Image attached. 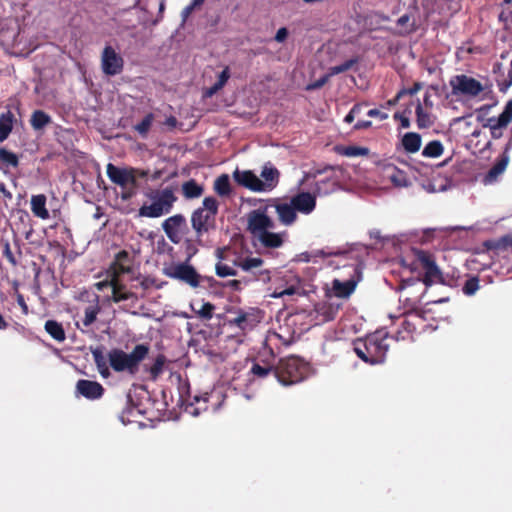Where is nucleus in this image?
I'll use <instances>...</instances> for the list:
<instances>
[{"instance_id": "obj_1", "label": "nucleus", "mask_w": 512, "mask_h": 512, "mask_svg": "<svg viewBox=\"0 0 512 512\" xmlns=\"http://www.w3.org/2000/svg\"><path fill=\"white\" fill-rule=\"evenodd\" d=\"M219 210V202L216 198L209 196L202 201V206L195 209L190 218L191 228L197 237L200 246H205L210 235L217 228L216 216Z\"/></svg>"}, {"instance_id": "obj_2", "label": "nucleus", "mask_w": 512, "mask_h": 512, "mask_svg": "<svg viewBox=\"0 0 512 512\" xmlns=\"http://www.w3.org/2000/svg\"><path fill=\"white\" fill-rule=\"evenodd\" d=\"M274 221L263 211L253 210L248 214V231L264 248H279L284 243L286 232L275 233Z\"/></svg>"}, {"instance_id": "obj_3", "label": "nucleus", "mask_w": 512, "mask_h": 512, "mask_svg": "<svg viewBox=\"0 0 512 512\" xmlns=\"http://www.w3.org/2000/svg\"><path fill=\"white\" fill-rule=\"evenodd\" d=\"M388 332L377 330L365 338H358L353 342L356 355L366 363H383L389 349Z\"/></svg>"}, {"instance_id": "obj_4", "label": "nucleus", "mask_w": 512, "mask_h": 512, "mask_svg": "<svg viewBox=\"0 0 512 512\" xmlns=\"http://www.w3.org/2000/svg\"><path fill=\"white\" fill-rule=\"evenodd\" d=\"M309 371L308 364L297 356L281 358L275 365V378L283 386H291L303 381Z\"/></svg>"}, {"instance_id": "obj_5", "label": "nucleus", "mask_w": 512, "mask_h": 512, "mask_svg": "<svg viewBox=\"0 0 512 512\" xmlns=\"http://www.w3.org/2000/svg\"><path fill=\"white\" fill-rule=\"evenodd\" d=\"M149 353V347L145 344H137L131 353L127 354L121 349H112L108 353L110 366L116 372L129 371L134 374L138 366Z\"/></svg>"}, {"instance_id": "obj_6", "label": "nucleus", "mask_w": 512, "mask_h": 512, "mask_svg": "<svg viewBox=\"0 0 512 512\" xmlns=\"http://www.w3.org/2000/svg\"><path fill=\"white\" fill-rule=\"evenodd\" d=\"M150 205H143L139 209V215L148 218H158L171 212L177 197L172 188L167 187L156 191L152 196Z\"/></svg>"}, {"instance_id": "obj_7", "label": "nucleus", "mask_w": 512, "mask_h": 512, "mask_svg": "<svg viewBox=\"0 0 512 512\" xmlns=\"http://www.w3.org/2000/svg\"><path fill=\"white\" fill-rule=\"evenodd\" d=\"M337 172H341V168L325 166L323 169H314L307 174V178L316 179L313 189L316 196L329 195L338 189L339 177Z\"/></svg>"}, {"instance_id": "obj_8", "label": "nucleus", "mask_w": 512, "mask_h": 512, "mask_svg": "<svg viewBox=\"0 0 512 512\" xmlns=\"http://www.w3.org/2000/svg\"><path fill=\"white\" fill-rule=\"evenodd\" d=\"M216 255L219 259L215 266L217 276L227 277L237 275L235 267H240L244 256L231 247L217 249Z\"/></svg>"}, {"instance_id": "obj_9", "label": "nucleus", "mask_w": 512, "mask_h": 512, "mask_svg": "<svg viewBox=\"0 0 512 512\" xmlns=\"http://www.w3.org/2000/svg\"><path fill=\"white\" fill-rule=\"evenodd\" d=\"M449 85L454 96L475 98L484 91V86L480 81L466 74L451 77Z\"/></svg>"}, {"instance_id": "obj_10", "label": "nucleus", "mask_w": 512, "mask_h": 512, "mask_svg": "<svg viewBox=\"0 0 512 512\" xmlns=\"http://www.w3.org/2000/svg\"><path fill=\"white\" fill-rule=\"evenodd\" d=\"M416 255L418 262L424 270L423 282L426 286H431L436 283L450 284L437 266L432 254L427 251L419 250Z\"/></svg>"}, {"instance_id": "obj_11", "label": "nucleus", "mask_w": 512, "mask_h": 512, "mask_svg": "<svg viewBox=\"0 0 512 512\" xmlns=\"http://www.w3.org/2000/svg\"><path fill=\"white\" fill-rule=\"evenodd\" d=\"M163 273L167 277L185 283L192 288H197L200 285V274L187 261L164 268Z\"/></svg>"}, {"instance_id": "obj_12", "label": "nucleus", "mask_w": 512, "mask_h": 512, "mask_svg": "<svg viewBox=\"0 0 512 512\" xmlns=\"http://www.w3.org/2000/svg\"><path fill=\"white\" fill-rule=\"evenodd\" d=\"M425 327V319L420 313H407L401 322V328L395 332V339L414 340V335L421 333Z\"/></svg>"}, {"instance_id": "obj_13", "label": "nucleus", "mask_w": 512, "mask_h": 512, "mask_svg": "<svg viewBox=\"0 0 512 512\" xmlns=\"http://www.w3.org/2000/svg\"><path fill=\"white\" fill-rule=\"evenodd\" d=\"M240 268L251 275V280L258 281L263 284H267L271 281L272 270L266 267L264 260L260 257H243Z\"/></svg>"}, {"instance_id": "obj_14", "label": "nucleus", "mask_w": 512, "mask_h": 512, "mask_svg": "<svg viewBox=\"0 0 512 512\" xmlns=\"http://www.w3.org/2000/svg\"><path fill=\"white\" fill-rule=\"evenodd\" d=\"M162 229L173 244H180L189 232L186 218L182 214H175L165 219Z\"/></svg>"}, {"instance_id": "obj_15", "label": "nucleus", "mask_w": 512, "mask_h": 512, "mask_svg": "<svg viewBox=\"0 0 512 512\" xmlns=\"http://www.w3.org/2000/svg\"><path fill=\"white\" fill-rule=\"evenodd\" d=\"M101 69L107 76L118 75L124 69V59L111 45H106L102 51Z\"/></svg>"}, {"instance_id": "obj_16", "label": "nucleus", "mask_w": 512, "mask_h": 512, "mask_svg": "<svg viewBox=\"0 0 512 512\" xmlns=\"http://www.w3.org/2000/svg\"><path fill=\"white\" fill-rule=\"evenodd\" d=\"M106 173L110 181L122 188L131 185L137 186L135 179V168H120L112 163H108L106 167Z\"/></svg>"}, {"instance_id": "obj_17", "label": "nucleus", "mask_w": 512, "mask_h": 512, "mask_svg": "<svg viewBox=\"0 0 512 512\" xmlns=\"http://www.w3.org/2000/svg\"><path fill=\"white\" fill-rule=\"evenodd\" d=\"M233 178L240 186H243L254 192L265 191L264 182L251 170L240 171L236 169Z\"/></svg>"}, {"instance_id": "obj_18", "label": "nucleus", "mask_w": 512, "mask_h": 512, "mask_svg": "<svg viewBox=\"0 0 512 512\" xmlns=\"http://www.w3.org/2000/svg\"><path fill=\"white\" fill-rule=\"evenodd\" d=\"M352 271L355 276H352L348 280L341 281L334 279L332 282V292L337 298H348L355 290L357 283L360 278V273L357 266H352Z\"/></svg>"}, {"instance_id": "obj_19", "label": "nucleus", "mask_w": 512, "mask_h": 512, "mask_svg": "<svg viewBox=\"0 0 512 512\" xmlns=\"http://www.w3.org/2000/svg\"><path fill=\"white\" fill-rule=\"evenodd\" d=\"M103 386L97 382L87 379H80L76 383L75 394L88 400L100 399L104 394Z\"/></svg>"}, {"instance_id": "obj_20", "label": "nucleus", "mask_w": 512, "mask_h": 512, "mask_svg": "<svg viewBox=\"0 0 512 512\" xmlns=\"http://www.w3.org/2000/svg\"><path fill=\"white\" fill-rule=\"evenodd\" d=\"M341 308V304L331 299L319 302L315 305V319L318 322L325 323L335 319Z\"/></svg>"}, {"instance_id": "obj_21", "label": "nucleus", "mask_w": 512, "mask_h": 512, "mask_svg": "<svg viewBox=\"0 0 512 512\" xmlns=\"http://www.w3.org/2000/svg\"><path fill=\"white\" fill-rule=\"evenodd\" d=\"M316 197L314 192H299L291 197L290 202L297 212L308 215L316 207Z\"/></svg>"}, {"instance_id": "obj_22", "label": "nucleus", "mask_w": 512, "mask_h": 512, "mask_svg": "<svg viewBox=\"0 0 512 512\" xmlns=\"http://www.w3.org/2000/svg\"><path fill=\"white\" fill-rule=\"evenodd\" d=\"M111 276L120 278L121 275L131 272V257L126 250H121L115 255V259L110 267Z\"/></svg>"}, {"instance_id": "obj_23", "label": "nucleus", "mask_w": 512, "mask_h": 512, "mask_svg": "<svg viewBox=\"0 0 512 512\" xmlns=\"http://www.w3.org/2000/svg\"><path fill=\"white\" fill-rule=\"evenodd\" d=\"M110 287L112 289L111 299L115 303L129 299H137L135 293L126 290V286L120 281V278H117V275L111 276Z\"/></svg>"}, {"instance_id": "obj_24", "label": "nucleus", "mask_w": 512, "mask_h": 512, "mask_svg": "<svg viewBox=\"0 0 512 512\" xmlns=\"http://www.w3.org/2000/svg\"><path fill=\"white\" fill-rule=\"evenodd\" d=\"M275 210L279 221L286 226L292 225L297 219V211L291 202L277 203Z\"/></svg>"}, {"instance_id": "obj_25", "label": "nucleus", "mask_w": 512, "mask_h": 512, "mask_svg": "<svg viewBox=\"0 0 512 512\" xmlns=\"http://www.w3.org/2000/svg\"><path fill=\"white\" fill-rule=\"evenodd\" d=\"M259 322L253 313L239 311L236 317L229 320L230 325H234L239 329L251 330Z\"/></svg>"}, {"instance_id": "obj_26", "label": "nucleus", "mask_w": 512, "mask_h": 512, "mask_svg": "<svg viewBox=\"0 0 512 512\" xmlns=\"http://www.w3.org/2000/svg\"><path fill=\"white\" fill-rule=\"evenodd\" d=\"M422 144V138L419 133L407 132L402 136L401 145L404 151L408 154L417 153Z\"/></svg>"}, {"instance_id": "obj_27", "label": "nucleus", "mask_w": 512, "mask_h": 512, "mask_svg": "<svg viewBox=\"0 0 512 512\" xmlns=\"http://www.w3.org/2000/svg\"><path fill=\"white\" fill-rule=\"evenodd\" d=\"M47 198L44 194L33 195L31 197V211L41 219L49 218V211L46 208Z\"/></svg>"}, {"instance_id": "obj_28", "label": "nucleus", "mask_w": 512, "mask_h": 512, "mask_svg": "<svg viewBox=\"0 0 512 512\" xmlns=\"http://www.w3.org/2000/svg\"><path fill=\"white\" fill-rule=\"evenodd\" d=\"M15 116L11 110L0 115V142L5 141L13 130Z\"/></svg>"}, {"instance_id": "obj_29", "label": "nucleus", "mask_w": 512, "mask_h": 512, "mask_svg": "<svg viewBox=\"0 0 512 512\" xmlns=\"http://www.w3.org/2000/svg\"><path fill=\"white\" fill-rule=\"evenodd\" d=\"M508 157L503 155L497 162L490 168L484 177L485 184H491L497 180L498 176L501 175L507 168Z\"/></svg>"}, {"instance_id": "obj_30", "label": "nucleus", "mask_w": 512, "mask_h": 512, "mask_svg": "<svg viewBox=\"0 0 512 512\" xmlns=\"http://www.w3.org/2000/svg\"><path fill=\"white\" fill-rule=\"evenodd\" d=\"M181 191L184 198L196 199L202 196L204 193V187L195 179H190L182 184Z\"/></svg>"}, {"instance_id": "obj_31", "label": "nucleus", "mask_w": 512, "mask_h": 512, "mask_svg": "<svg viewBox=\"0 0 512 512\" xmlns=\"http://www.w3.org/2000/svg\"><path fill=\"white\" fill-rule=\"evenodd\" d=\"M45 331L56 341L63 342L66 339L65 330L61 323L56 320H47L44 325Z\"/></svg>"}, {"instance_id": "obj_32", "label": "nucleus", "mask_w": 512, "mask_h": 512, "mask_svg": "<svg viewBox=\"0 0 512 512\" xmlns=\"http://www.w3.org/2000/svg\"><path fill=\"white\" fill-rule=\"evenodd\" d=\"M52 122L50 115L43 110H35L30 118L31 127L36 130H42Z\"/></svg>"}, {"instance_id": "obj_33", "label": "nucleus", "mask_w": 512, "mask_h": 512, "mask_svg": "<svg viewBox=\"0 0 512 512\" xmlns=\"http://www.w3.org/2000/svg\"><path fill=\"white\" fill-rule=\"evenodd\" d=\"M250 374L258 379H266L270 375L275 377V366L268 363L254 362L250 369Z\"/></svg>"}, {"instance_id": "obj_34", "label": "nucleus", "mask_w": 512, "mask_h": 512, "mask_svg": "<svg viewBox=\"0 0 512 512\" xmlns=\"http://www.w3.org/2000/svg\"><path fill=\"white\" fill-rule=\"evenodd\" d=\"M213 189L220 197H228L231 192V184L228 174H222L214 181Z\"/></svg>"}, {"instance_id": "obj_35", "label": "nucleus", "mask_w": 512, "mask_h": 512, "mask_svg": "<svg viewBox=\"0 0 512 512\" xmlns=\"http://www.w3.org/2000/svg\"><path fill=\"white\" fill-rule=\"evenodd\" d=\"M261 176L264 179L265 191L273 189L278 183L279 171L272 166H264Z\"/></svg>"}, {"instance_id": "obj_36", "label": "nucleus", "mask_w": 512, "mask_h": 512, "mask_svg": "<svg viewBox=\"0 0 512 512\" xmlns=\"http://www.w3.org/2000/svg\"><path fill=\"white\" fill-rule=\"evenodd\" d=\"M416 123L419 129L430 128L434 124L432 115L429 112L424 111L420 102H418L416 109Z\"/></svg>"}, {"instance_id": "obj_37", "label": "nucleus", "mask_w": 512, "mask_h": 512, "mask_svg": "<svg viewBox=\"0 0 512 512\" xmlns=\"http://www.w3.org/2000/svg\"><path fill=\"white\" fill-rule=\"evenodd\" d=\"M444 152L443 144L439 140H433L426 144L422 150V155L426 158H438Z\"/></svg>"}, {"instance_id": "obj_38", "label": "nucleus", "mask_w": 512, "mask_h": 512, "mask_svg": "<svg viewBox=\"0 0 512 512\" xmlns=\"http://www.w3.org/2000/svg\"><path fill=\"white\" fill-rule=\"evenodd\" d=\"M192 311L203 320H210L213 317L215 306L210 302H202L200 307L197 308L196 304L191 305Z\"/></svg>"}, {"instance_id": "obj_39", "label": "nucleus", "mask_w": 512, "mask_h": 512, "mask_svg": "<svg viewBox=\"0 0 512 512\" xmlns=\"http://www.w3.org/2000/svg\"><path fill=\"white\" fill-rule=\"evenodd\" d=\"M485 245L491 250L498 252L506 251L508 248H512V235H505L498 240L488 241Z\"/></svg>"}, {"instance_id": "obj_40", "label": "nucleus", "mask_w": 512, "mask_h": 512, "mask_svg": "<svg viewBox=\"0 0 512 512\" xmlns=\"http://www.w3.org/2000/svg\"><path fill=\"white\" fill-rule=\"evenodd\" d=\"M167 359L165 355L158 354L155 358L153 365L149 368L150 380L156 381L164 371V366Z\"/></svg>"}, {"instance_id": "obj_41", "label": "nucleus", "mask_w": 512, "mask_h": 512, "mask_svg": "<svg viewBox=\"0 0 512 512\" xmlns=\"http://www.w3.org/2000/svg\"><path fill=\"white\" fill-rule=\"evenodd\" d=\"M93 360L102 376L109 375V369L106 363L105 356L101 348L97 347L92 350Z\"/></svg>"}, {"instance_id": "obj_42", "label": "nucleus", "mask_w": 512, "mask_h": 512, "mask_svg": "<svg viewBox=\"0 0 512 512\" xmlns=\"http://www.w3.org/2000/svg\"><path fill=\"white\" fill-rule=\"evenodd\" d=\"M154 121V114L148 113L145 115V117L134 126V130L142 137L146 138L148 136V133L151 129V126Z\"/></svg>"}, {"instance_id": "obj_43", "label": "nucleus", "mask_w": 512, "mask_h": 512, "mask_svg": "<svg viewBox=\"0 0 512 512\" xmlns=\"http://www.w3.org/2000/svg\"><path fill=\"white\" fill-rule=\"evenodd\" d=\"M100 311L101 308L98 302H96L93 305L87 306L84 310L83 325L85 327L91 326L97 320V316L100 313Z\"/></svg>"}, {"instance_id": "obj_44", "label": "nucleus", "mask_w": 512, "mask_h": 512, "mask_svg": "<svg viewBox=\"0 0 512 512\" xmlns=\"http://www.w3.org/2000/svg\"><path fill=\"white\" fill-rule=\"evenodd\" d=\"M338 153L347 157L366 156L369 153L368 148L355 145L339 147Z\"/></svg>"}, {"instance_id": "obj_45", "label": "nucleus", "mask_w": 512, "mask_h": 512, "mask_svg": "<svg viewBox=\"0 0 512 512\" xmlns=\"http://www.w3.org/2000/svg\"><path fill=\"white\" fill-rule=\"evenodd\" d=\"M0 162L6 167L16 168L19 165V158L6 148H0Z\"/></svg>"}, {"instance_id": "obj_46", "label": "nucleus", "mask_w": 512, "mask_h": 512, "mask_svg": "<svg viewBox=\"0 0 512 512\" xmlns=\"http://www.w3.org/2000/svg\"><path fill=\"white\" fill-rule=\"evenodd\" d=\"M502 113L498 116V118L491 117L488 119V125L491 130V135L494 139L501 137L502 133L501 129L506 128L510 122H507L505 125L501 123Z\"/></svg>"}, {"instance_id": "obj_47", "label": "nucleus", "mask_w": 512, "mask_h": 512, "mask_svg": "<svg viewBox=\"0 0 512 512\" xmlns=\"http://www.w3.org/2000/svg\"><path fill=\"white\" fill-rule=\"evenodd\" d=\"M185 253L187 255L186 261H190V259L198 253L199 243L197 242V237L194 235V238H185L182 240Z\"/></svg>"}, {"instance_id": "obj_48", "label": "nucleus", "mask_w": 512, "mask_h": 512, "mask_svg": "<svg viewBox=\"0 0 512 512\" xmlns=\"http://www.w3.org/2000/svg\"><path fill=\"white\" fill-rule=\"evenodd\" d=\"M398 26L403 27L402 34H411L417 30V26L415 24V21L411 22V17L408 14L402 15L397 20Z\"/></svg>"}, {"instance_id": "obj_49", "label": "nucleus", "mask_w": 512, "mask_h": 512, "mask_svg": "<svg viewBox=\"0 0 512 512\" xmlns=\"http://www.w3.org/2000/svg\"><path fill=\"white\" fill-rule=\"evenodd\" d=\"M390 180L396 187H407L410 184L407 175L400 170H394L390 176Z\"/></svg>"}, {"instance_id": "obj_50", "label": "nucleus", "mask_w": 512, "mask_h": 512, "mask_svg": "<svg viewBox=\"0 0 512 512\" xmlns=\"http://www.w3.org/2000/svg\"><path fill=\"white\" fill-rule=\"evenodd\" d=\"M357 63V59H349L340 65L332 66L329 69L330 75L334 76L350 70Z\"/></svg>"}, {"instance_id": "obj_51", "label": "nucleus", "mask_w": 512, "mask_h": 512, "mask_svg": "<svg viewBox=\"0 0 512 512\" xmlns=\"http://www.w3.org/2000/svg\"><path fill=\"white\" fill-rule=\"evenodd\" d=\"M479 289V279L478 277H471L466 280L463 286V293L465 295L471 296Z\"/></svg>"}, {"instance_id": "obj_52", "label": "nucleus", "mask_w": 512, "mask_h": 512, "mask_svg": "<svg viewBox=\"0 0 512 512\" xmlns=\"http://www.w3.org/2000/svg\"><path fill=\"white\" fill-rule=\"evenodd\" d=\"M331 76L332 75H330V72L328 74H325L324 76H322L318 80L309 83L306 86V90L307 91H312V90H317V89L322 88L329 81Z\"/></svg>"}, {"instance_id": "obj_53", "label": "nucleus", "mask_w": 512, "mask_h": 512, "mask_svg": "<svg viewBox=\"0 0 512 512\" xmlns=\"http://www.w3.org/2000/svg\"><path fill=\"white\" fill-rule=\"evenodd\" d=\"M501 123L502 124H506L507 122H511L512 121V99L509 100L503 111H502V118H501Z\"/></svg>"}, {"instance_id": "obj_54", "label": "nucleus", "mask_w": 512, "mask_h": 512, "mask_svg": "<svg viewBox=\"0 0 512 512\" xmlns=\"http://www.w3.org/2000/svg\"><path fill=\"white\" fill-rule=\"evenodd\" d=\"M213 396V393L209 394V393H204L202 395H195L194 396V402L192 404H199L201 401H203L204 403V406H201L199 408L196 409V411H198L199 409H203V410H207V405L206 403L208 402L209 398Z\"/></svg>"}, {"instance_id": "obj_55", "label": "nucleus", "mask_w": 512, "mask_h": 512, "mask_svg": "<svg viewBox=\"0 0 512 512\" xmlns=\"http://www.w3.org/2000/svg\"><path fill=\"white\" fill-rule=\"evenodd\" d=\"M230 77V71L228 67H225L224 70L218 75V79L216 83L218 84V88H223L227 83Z\"/></svg>"}, {"instance_id": "obj_56", "label": "nucleus", "mask_w": 512, "mask_h": 512, "mask_svg": "<svg viewBox=\"0 0 512 512\" xmlns=\"http://www.w3.org/2000/svg\"><path fill=\"white\" fill-rule=\"evenodd\" d=\"M394 119L395 120H399L400 121V126L401 128H409L410 125H411V122H410V119L408 117H406L405 115L399 113V112H396L394 114Z\"/></svg>"}, {"instance_id": "obj_57", "label": "nucleus", "mask_w": 512, "mask_h": 512, "mask_svg": "<svg viewBox=\"0 0 512 512\" xmlns=\"http://www.w3.org/2000/svg\"><path fill=\"white\" fill-rule=\"evenodd\" d=\"M203 3H197L196 0H193L188 6H186L183 11L182 15L184 18H187L196 7L201 6Z\"/></svg>"}, {"instance_id": "obj_58", "label": "nucleus", "mask_w": 512, "mask_h": 512, "mask_svg": "<svg viewBox=\"0 0 512 512\" xmlns=\"http://www.w3.org/2000/svg\"><path fill=\"white\" fill-rule=\"evenodd\" d=\"M287 36H288L287 28L282 27V28L278 29V31L276 32L274 39L276 42L282 43L286 40Z\"/></svg>"}, {"instance_id": "obj_59", "label": "nucleus", "mask_w": 512, "mask_h": 512, "mask_svg": "<svg viewBox=\"0 0 512 512\" xmlns=\"http://www.w3.org/2000/svg\"><path fill=\"white\" fill-rule=\"evenodd\" d=\"M246 283H247V281L234 279V280L228 281L227 286L235 291H240L243 288V284H246Z\"/></svg>"}, {"instance_id": "obj_60", "label": "nucleus", "mask_w": 512, "mask_h": 512, "mask_svg": "<svg viewBox=\"0 0 512 512\" xmlns=\"http://www.w3.org/2000/svg\"><path fill=\"white\" fill-rule=\"evenodd\" d=\"M296 291H297L296 287L290 286L280 292H275L273 296L274 297H283L286 295L290 296V295H294L296 293Z\"/></svg>"}, {"instance_id": "obj_61", "label": "nucleus", "mask_w": 512, "mask_h": 512, "mask_svg": "<svg viewBox=\"0 0 512 512\" xmlns=\"http://www.w3.org/2000/svg\"><path fill=\"white\" fill-rule=\"evenodd\" d=\"M296 291H297L296 287L290 286L280 292H275L273 296L274 297H283L286 295L290 296V295H294L296 293Z\"/></svg>"}, {"instance_id": "obj_62", "label": "nucleus", "mask_w": 512, "mask_h": 512, "mask_svg": "<svg viewBox=\"0 0 512 512\" xmlns=\"http://www.w3.org/2000/svg\"><path fill=\"white\" fill-rule=\"evenodd\" d=\"M367 115L369 117H378L380 118V120H385L387 119L388 115L386 113H383L381 112L380 110L374 108V109H370L368 112H367Z\"/></svg>"}, {"instance_id": "obj_63", "label": "nucleus", "mask_w": 512, "mask_h": 512, "mask_svg": "<svg viewBox=\"0 0 512 512\" xmlns=\"http://www.w3.org/2000/svg\"><path fill=\"white\" fill-rule=\"evenodd\" d=\"M511 85H512V79H511V75L509 73L507 75V79H505L502 83L498 84L499 90L503 93H505Z\"/></svg>"}, {"instance_id": "obj_64", "label": "nucleus", "mask_w": 512, "mask_h": 512, "mask_svg": "<svg viewBox=\"0 0 512 512\" xmlns=\"http://www.w3.org/2000/svg\"><path fill=\"white\" fill-rule=\"evenodd\" d=\"M4 256L6 257V259L13 265L16 264V260H15V257L12 253V251L10 250V246L9 244L7 243L5 245V249H4V252H3Z\"/></svg>"}]
</instances>
